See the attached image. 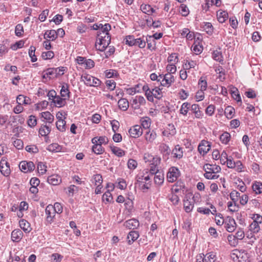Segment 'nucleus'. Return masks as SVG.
Listing matches in <instances>:
<instances>
[{
  "instance_id": "58",
  "label": "nucleus",
  "mask_w": 262,
  "mask_h": 262,
  "mask_svg": "<svg viewBox=\"0 0 262 262\" xmlns=\"http://www.w3.org/2000/svg\"><path fill=\"white\" fill-rule=\"evenodd\" d=\"M47 166L43 164V163L40 162L37 164V170L40 174H43L47 171Z\"/></svg>"
},
{
  "instance_id": "32",
  "label": "nucleus",
  "mask_w": 262,
  "mask_h": 262,
  "mask_svg": "<svg viewBox=\"0 0 262 262\" xmlns=\"http://www.w3.org/2000/svg\"><path fill=\"white\" fill-rule=\"evenodd\" d=\"M159 149L161 152L163 154L164 157H167L168 158V156L171 153V151L169 147L166 144H162L159 146Z\"/></svg>"
},
{
  "instance_id": "30",
  "label": "nucleus",
  "mask_w": 262,
  "mask_h": 262,
  "mask_svg": "<svg viewBox=\"0 0 262 262\" xmlns=\"http://www.w3.org/2000/svg\"><path fill=\"white\" fill-rule=\"evenodd\" d=\"M110 148L112 152L118 157H122L125 154V151L120 147L111 146Z\"/></svg>"
},
{
  "instance_id": "10",
  "label": "nucleus",
  "mask_w": 262,
  "mask_h": 262,
  "mask_svg": "<svg viewBox=\"0 0 262 262\" xmlns=\"http://www.w3.org/2000/svg\"><path fill=\"white\" fill-rule=\"evenodd\" d=\"M128 132L130 137L136 138L142 135L143 129L140 125H136L131 127Z\"/></svg>"
},
{
  "instance_id": "18",
  "label": "nucleus",
  "mask_w": 262,
  "mask_h": 262,
  "mask_svg": "<svg viewBox=\"0 0 262 262\" xmlns=\"http://www.w3.org/2000/svg\"><path fill=\"white\" fill-rule=\"evenodd\" d=\"M154 182L156 185H161L163 184L164 180V175L163 171H157L154 173Z\"/></svg>"
},
{
  "instance_id": "63",
  "label": "nucleus",
  "mask_w": 262,
  "mask_h": 262,
  "mask_svg": "<svg viewBox=\"0 0 262 262\" xmlns=\"http://www.w3.org/2000/svg\"><path fill=\"white\" fill-rule=\"evenodd\" d=\"M215 255L212 252H210L204 255V258L205 262H214L215 261Z\"/></svg>"
},
{
  "instance_id": "31",
  "label": "nucleus",
  "mask_w": 262,
  "mask_h": 262,
  "mask_svg": "<svg viewBox=\"0 0 262 262\" xmlns=\"http://www.w3.org/2000/svg\"><path fill=\"white\" fill-rule=\"evenodd\" d=\"M141 11L148 15H151L155 12V10L149 5L142 4L140 6Z\"/></svg>"
},
{
  "instance_id": "21",
  "label": "nucleus",
  "mask_w": 262,
  "mask_h": 262,
  "mask_svg": "<svg viewBox=\"0 0 262 262\" xmlns=\"http://www.w3.org/2000/svg\"><path fill=\"white\" fill-rule=\"evenodd\" d=\"M48 182L53 185L59 184L61 182V179L58 175H52L49 176L47 179Z\"/></svg>"
},
{
  "instance_id": "53",
  "label": "nucleus",
  "mask_w": 262,
  "mask_h": 262,
  "mask_svg": "<svg viewBox=\"0 0 262 262\" xmlns=\"http://www.w3.org/2000/svg\"><path fill=\"white\" fill-rule=\"evenodd\" d=\"M134 46H138L140 48H144L146 46V41L144 37L136 38V42Z\"/></svg>"
},
{
  "instance_id": "1",
  "label": "nucleus",
  "mask_w": 262,
  "mask_h": 262,
  "mask_svg": "<svg viewBox=\"0 0 262 262\" xmlns=\"http://www.w3.org/2000/svg\"><path fill=\"white\" fill-rule=\"evenodd\" d=\"M111 35H102V33L98 34L97 39L95 43L97 50L103 52L111 43Z\"/></svg>"
},
{
  "instance_id": "44",
  "label": "nucleus",
  "mask_w": 262,
  "mask_h": 262,
  "mask_svg": "<svg viewBox=\"0 0 262 262\" xmlns=\"http://www.w3.org/2000/svg\"><path fill=\"white\" fill-rule=\"evenodd\" d=\"M111 29V26L109 24H105L103 26H101V29L98 32V34L102 33V35H110L109 31Z\"/></svg>"
},
{
  "instance_id": "40",
  "label": "nucleus",
  "mask_w": 262,
  "mask_h": 262,
  "mask_svg": "<svg viewBox=\"0 0 262 262\" xmlns=\"http://www.w3.org/2000/svg\"><path fill=\"white\" fill-rule=\"evenodd\" d=\"M41 116L49 123H52L54 121V116L48 111L41 113Z\"/></svg>"
},
{
  "instance_id": "8",
  "label": "nucleus",
  "mask_w": 262,
  "mask_h": 262,
  "mask_svg": "<svg viewBox=\"0 0 262 262\" xmlns=\"http://www.w3.org/2000/svg\"><path fill=\"white\" fill-rule=\"evenodd\" d=\"M211 148V143L208 141H201L198 146V151L201 155L204 156L207 154Z\"/></svg>"
},
{
  "instance_id": "20",
  "label": "nucleus",
  "mask_w": 262,
  "mask_h": 262,
  "mask_svg": "<svg viewBox=\"0 0 262 262\" xmlns=\"http://www.w3.org/2000/svg\"><path fill=\"white\" fill-rule=\"evenodd\" d=\"M252 189L256 194H259L262 193V182L255 181L252 185Z\"/></svg>"
},
{
  "instance_id": "4",
  "label": "nucleus",
  "mask_w": 262,
  "mask_h": 262,
  "mask_svg": "<svg viewBox=\"0 0 262 262\" xmlns=\"http://www.w3.org/2000/svg\"><path fill=\"white\" fill-rule=\"evenodd\" d=\"M66 69L67 68L63 67H60L57 68H48L46 70V74L47 76H52L54 77H57L63 75Z\"/></svg>"
},
{
  "instance_id": "51",
  "label": "nucleus",
  "mask_w": 262,
  "mask_h": 262,
  "mask_svg": "<svg viewBox=\"0 0 262 262\" xmlns=\"http://www.w3.org/2000/svg\"><path fill=\"white\" fill-rule=\"evenodd\" d=\"M240 193L236 190H233L230 193V198L233 202L235 205L236 204L238 200L239 197H240Z\"/></svg>"
},
{
  "instance_id": "59",
  "label": "nucleus",
  "mask_w": 262,
  "mask_h": 262,
  "mask_svg": "<svg viewBox=\"0 0 262 262\" xmlns=\"http://www.w3.org/2000/svg\"><path fill=\"white\" fill-rule=\"evenodd\" d=\"M105 77L107 78L117 77L119 75L115 70H106L105 73Z\"/></svg>"
},
{
  "instance_id": "11",
  "label": "nucleus",
  "mask_w": 262,
  "mask_h": 262,
  "mask_svg": "<svg viewBox=\"0 0 262 262\" xmlns=\"http://www.w3.org/2000/svg\"><path fill=\"white\" fill-rule=\"evenodd\" d=\"M190 111L194 115V118L196 119H201L204 116L203 113L200 110V107L198 104H191Z\"/></svg>"
},
{
  "instance_id": "50",
  "label": "nucleus",
  "mask_w": 262,
  "mask_h": 262,
  "mask_svg": "<svg viewBox=\"0 0 262 262\" xmlns=\"http://www.w3.org/2000/svg\"><path fill=\"white\" fill-rule=\"evenodd\" d=\"M235 113L234 108L231 106H228L225 108V114L228 118H232Z\"/></svg>"
},
{
  "instance_id": "35",
  "label": "nucleus",
  "mask_w": 262,
  "mask_h": 262,
  "mask_svg": "<svg viewBox=\"0 0 262 262\" xmlns=\"http://www.w3.org/2000/svg\"><path fill=\"white\" fill-rule=\"evenodd\" d=\"M157 137V134L154 130L148 131L145 134V140L150 143L152 142Z\"/></svg>"
},
{
  "instance_id": "34",
  "label": "nucleus",
  "mask_w": 262,
  "mask_h": 262,
  "mask_svg": "<svg viewBox=\"0 0 262 262\" xmlns=\"http://www.w3.org/2000/svg\"><path fill=\"white\" fill-rule=\"evenodd\" d=\"M70 91L69 90V86L67 84L62 85L60 90L61 97L66 98L67 100L70 98Z\"/></svg>"
},
{
  "instance_id": "64",
  "label": "nucleus",
  "mask_w": 262,
  "mask_h": 262,
  "mask_svg": "<svg viewBox=\"0 0 262 262\" xmlns=\"http://www.w3.org/2000/svg\"><path fill=\"white\" fill-rule=\"evenodd\" d=\"M180 12L183 16H187L189 13L188 7L185 5H181L180 8Z\"/></svg>"
},
{
  "instance_id": "37",
  "label": "nucleus",
  "mask_w": 262,
  "mask_h": 262,
  "mask_svg": "<svg viewBox=\"0 0 262 262\" xmlns=\"http://www.w3.org/2000/svg\"><path fill=\"white\" fill-rule=\"evenodd\" d=\"M212 58L214 60L219 62L223 61V57L220 49L213 51L212 52Z\"/></svg>"
},
{
  "instance_id": "22",
  "label": "nucleus",
  "mask_w": 262,
  "mask_h": 262,
  "mask_svg": "<svg viewBox=\"0 0 262 262\" xmlns=\"http://www.w3.org/2000/svg\"><path fill=\"white\" fill-rule=\"evenodd\" d=\"M124 225L128 228L131 229H136L139 226V221L135 219H132L126 221Z\"/></svg>"
},
{
  "instance_id": "57",
  "label": "nucleus",
  "mask_w": 262,
  "mask_h": 262,
  "mask_svg": "<svg viewBox=\"0 0 262 262\" xmlns=\"http://www.w3.org/2000/svg\"><path fill=\"white\" fill-rule=\"evenodd\" d=\"M231 95L235 100H236L238 103L239 102L241 104H242V99L237 89H235L234 91H232Z\"/></svg>"
},
{
  "instance_id": "49",
  "label": "nucleus",
  "mask_w": 262,
  "mask_h": 262,
  "mask_svg": "<svg viewBox=\"0 0 262 262\" xmlns=\"http://www.w3.org/2000/svg\"><path fill=\"white\" fill-rule=\"evenodd\" d=\"M141 125L144 128H148L151 124V119L148 117H143L141 119Z\"/></svg>"
},
{
  "instance_id": "33",
  "label": "nucleus",
  "mask_w": 262,
  "mask_h": 262,
  "mask_svg": "<svg viewBox=\"0 0 262 262\" xmlns=\"http://www.w3.org/2000/svg\"><path fill=\"white\" fill-rule=\"evenodd\" d=\"M184 208L186 212H190L192 211L194 207L193 202L189 201L188 199L184 200Z\"/></svg>"
},
{
  "instance_id": "61",
  "label": "nucleus",
  "mask_w": 262,
  "mask_h": 262,
  "mask_svg": "<svg viewBox=\"0 0 262 262\" xmlns=\"http://www.w3.org/2000/svg\"><path fill=\"white\" fill-rule=\"evenodd\" d=\"M178 57L176 53H172L167 58V61L168 62L176 64L178 62Z\"/></svg>"
},
{
  "instance_id": "45",
  "label": "nucleus",
  "mask_w": 262,
  "mask_h": 262,
  "mask_svg": "<svg viewBox=\"0 0 262 262\" xmlns=\"http://www.w3.org/2000/svg\"><path fill=\"white\" fill-rule=\"evenodd\" d=\"M66 122L62 119H59L56 122V127L57 129L60 132H64L66 130Z\"/></svg>"
},
{
  "instance_id": "60",
  "label": "nucleus",
  "mask_w": 262,
  "mask_h": 262,
  "mask_svg": "<svg viewBox=\"0 0 262 262\" xmlns=\"http://www.w3.org/2000/svg\"><path fill=\"white\" fill-rule=\"evenodd\" d=\"M136 42V38L133 35H128L126 37L125 43L129 46H134Z\"/></svg>"
},
{
  "instance_id": "42",
  "label": "nucleus",
  "mask_w": 262,
  "mask_h": 262,
  "mask_svg": "<svg viewBox=\"0 0 262 262\" xmlns=\"http://www.w3.org/2000/svg\"><path fill=\"white\" fill-rule=\"evenodd\" d=\"M51 132V128L47 125H42L39 129V134L41 136H47Z\"/></svg>"
},
{
  "instance_id": "13",
  "label": "nucleus",
  "mask_w": 262,
  "mask_h": 262,
  "mask_svg": "<svg viewBox=\"0 0 262 262\" xmlns=\"http://www.w3.org/2000/svg\"><path fill=\"white\" fill-rule=\"evenodd\" d=\"M45 212L47 215L46 221L51 224L56 214L52 205H49L46 207Z\"/></svg>"
},
{
  "instance_id": "28",
  "label": "nucleus",
  "mask_w": 262,
  "mask_h": 262,
  "mask_svg": "<svg viewBox=\"0 0 262 262\" xmlns=\"http://www.w3.org/2000/svg\"><path fill=\"white\" fill-rule=\"evenodd\" d=\"M228 17V14L225 11H219L217 12V18L220 23H224Z\"/></svg>"
},
{
  "instance_id": "38",
  "label": "nucleus",
  "mask_w": 262,
  "mask_h": 262,
  "mask_svg": "<svg viewBox=\"0 0 262 262\" xmlns=\"http://www.w3.org/2000/svg\"><path fill=\"white\" fill-rule=\"evenodd\" d=\"M202 28L209 35H211L213 32V27L211 23H204L202 25Z\"/></svg>"
},
{
  "instance_id": "54",
  "label": "nucleus",
  "mask_w": 262,
  "mask_h": 262,
  "mask_svg": "<svg viewBox=\"0 0 262 262\" xmlns=\"http://www.w3.org/2000/svg\"><path fill=\"white\" fill-rule=\"evenodd\" d=\"M92 181L95 185H101L103 182L102 177L100 174H94L92 178Z\"/></svg>"
},
{
  "instance_id": "48",
  "label": "nucleus",
  "mask_w": 262,
  "mask_h": 262,
  "mask_svg": "<svg viewBox=\"0 0 262 262\" xmlns=\"http://www.w3.org/2000/svg\"><path fill=\"white\" fill-rule=\"evenodd\" d=\"M198 85L200 91H205L207 89V82L204 77H201L199 80Z\"/></svg>"
},
{
  "instance_id": "43",
  "label": "nucleus",
  "mask_w": 262,
  "mask_h": 262,
  "mask_svg": "<svg viewBox=\"0 0 262 262\" xmlns=\"http://www.w3.org/2000/svg\"><path fill=\"white\" fill-rule=\"evenodd\" d=\"M259 224L252 222L249 226V230L253 233H257L260 230Z\"/></svg>"
},
{
  "instance_id": "47",
  "label": "nucleus",
  "mask_w": 262,
  "mask_h": 262,
  "mask_svg": "<svg viewBox=\"0 0 262 262\" xmlns=\"http://www.w3.org/2000/svg\"><path fill=\"white\" fill-rule=\"evenodd\" d=\"M142 89H143V90L145 93V96H146L147 100L150 102H153L154 99L151 97V96H150V94L151 90L149 88L148 85H147V84L144 85L143 86Z\"/></svg>"
},
{
  "instance_id": "25",
  "label": "nucleus",
  "mask_w": 262,
  "mask_h": 262,
  "mask_svg": "<svg viewBox=\"0 0 262 262\" xmlns=\"http://www.w3.org/2000/svg\"><path fill=\"white\" fill-rule=\"evenodd\" d=\"M150 94L153 98L155 97L158 99H160L163 96L162 89L157 86L151 89Z\"/></svg>"
},
{
  "instance_id": "3",
  "label": "nucleus",
  "mask_w": 262,
  "mask_h": 262,
  "mask_svg": "<svg viewBox=\"0 0 262 262\" xmlns=\"http://www.w3.org/2000/svg\"><path fill=\"white\" fill-rule=\"evenodd\" d=\"M180 176L179 169L174 166L171 167L167 173V181L170 183L175 182Z\"/></svg>"
},
{
  "instance_id": "7",
  "label": "nucleus",
  "mask_w": 262,
  "mask_h": 262,
  "mask_svg": "<svg viewBox=\"0 0 262 262\" xmlns=\"http://www.w3.org/2000/svg\"><path fill=\"white\" fill-rule=\"evenodd\" d=\"M224 225L226 230L229 232H233L236 228V223L231 216H228L225 218Z\"/></svg>"
},
{
  "instance_id": "14",
  "label": "nucleus",
  "mask_w": 262,
  "mask_h": 262,
  "mask_svg": "<svg viewBox=\"0 0 262 262\" xmlns=\"http://www.w3.org/2000/svg\"><path fill=\"white\" fill-rule=\"evenodd\" d=\"M204 170H207L208 171H210L214 174H216L221 171V168L220 166L217 165L216 164H206L203 166Z\"/></svg>"
},
{
  "instance_id": "12",
  "label": "nucleus",
  "mask_w": 262,
  "mask_h": 262,
  "mask_svg": "<svg viewBox=\"0 0 262 262\" xmlns=\"http://www.w3.org/2000/svg\"><path fill=\"white\" fill-rule=\"evenodd\" d=\"M183 148L178 144L171 150V155L174 159H181L183 157Z\"/></svg>"
},
{
  "instance_id": "46",
  "label": "nucleus",
  "mask_w": 262,
  "mask_h": 262,
  "mask_svg": "<svg viewBox=\"0 0 262 262\" xmlns=\"http://www.w3.org/2000/svg\"><path fill=\"white\" fill-rule=\"evenodd\" d=\"M36 48L33 46H31L29 49V55L31 58V61L32 62H34L37 61V58L35 55Z\"/></svg>"
},
{
  "instance_id": "19",
  "label": "nucleus",
  "mask_w": 262,
  "mask_h": 262,
  "mask_svg": "<svg viewBox=\"0 0 262 262\" xmlns=\"http://www.w3.org/2000/svg\"><path fill=\"white\" fill-rule=\"evenodd\" d=\"M19 224L21 229L26 233H29L32 230L30 224L25 219L20 220Z\"/></svg>"
},
{
  "instance_id": "29",
  "label": "nucleus",
  "mask_w": 262,
  "mask_h": 262,
  "mask_svg": "<svg viewBox=\"0 0 262 262\" xmlns=\"http://www.w3.org/2000/svg\"><path fill=\"white\" fill-rule=\"evenodd\" d=\"M118 106L123 111L127 110L129 107V102L125 98H121L118 102Z\"/></svg>"
},
{
  "instance_id": "26",
  "label": "nucleus",
  "mask_w": 262,
  "mask_h": 262,
  "mask_svg": "<svg viewBox=\"0 0 262 262\" xmlns=\"http://www.w3.org/2000/svg\"><path fill=\"white\" fill-rule=\"evenodd\" d=\"M139 236V234L138 231L133 230L129 232L127 235L128 239V243L129 245L133 243Z\"/></svg>"
},
{
  "instance_id": "9",
  "label": "nucleus",
  "mask_w": 262,
  "mask_h": 262,
  "mask_svg": "<svg viewBox=\"0 0 262 262\" xmlns=\"http://www.w3.org/2000/svg\"><path fill=\"white\" fill-rule=\"evenodd\" d=\"M0 171L5 177H8L10 174L9 164L5 160L2 159L0 162Z\"/></svg>"
},
{
  "instance_id": "23",
  "label": "nucleus",
  "mask_w": 262,
  "mask_h": 262,
  "mask_svg": "<svg viewBox=\"0 0 262 262\" xmlns=\"http://www.w3.org/2000/svg\"><path fill=\"white\" fill-rule=\"evenodd\" d=\"M108 142V139L105 136L95 137L92 139V143L100 144L101 146L102 144H107Z\"/></svg>"
},
{
  "instance_id": "15",
  "label": "nucleus",
  "mask_w": 262,
  "mask_h": 262,
  "mask_svg": "<svg viewBox=\"0 0 262 262\" xmlns=\"http://www.w3.org/2000/svg\"><path fill=\"white\" fill-rule=\"evenodd\" d=\"M67 100V99L66 98H63L58 95H57L56 97H55V99H53L51 102L52 103H53L56 107H61L64 106L66 104Z\"/></svg>"
},
{
  "instance_id": "62",
  "label": "nucleus",
  "mask_w": 262,
  "mask_h": 262,
  "mask_svg": "<svg viewBox=\"0 0 262 262\" xmlns=\"http://www.w3.org/2000/svg\"><path fill=\"white\" fill-rule=\"evenodd\" d=\"M37 124L36 118L35 116L31 115L28 120V124L31 127H34Z\"/></svg>"
},
{
  "instance_id": "27",
  "label": "nucleus",
  "mask_w": 262,
  "mask_h": 262,
  "mask_svg": "<svg viewBox=\"0 0 262 262\" xmlns=\"http://www.w3.org/2000/svg\"><path fill=\"white\" fill-rule=\"evenodd\" d=\"M62 146L58 143H54L48 145L47 149L50 152H60L62 150Z\"/></svg>"
},
{
  "instance_id": "55",
  "label": "nucleus",
  "mask_w": 262,
  "mask_h": 262,
  "mask_svg": "<svg viewBox=\"0 0 262 262\" xmlns=\"http://www.w3.org/2000/svg\"><path fill=\"white\" fill-rule=\"evenodd\" d=\"M54 56V53L52 51H48L47 52H43L41 54V57L44 60L51 59Z\"/></svg>"
},
{
  "instance_id": "5",
  "label": "nucleus",
  "mask_w": 262,
  "mask_h": 262,
  "mask_svg": "<svg viewBox=\"0 0 262 262\" xmlns=\"http://www.w3.org/2000/svg\"><path fill=\"white\" fill-rule=\"evenodd\" d=\"M161 77L160 81L161 86L169 88L174 82V77L170 74H161Z\"/></svg>"
},
{
  "instance_id": "17",
  "label": "nucleus",
  "mask_w": 262,
  "mask_h": 262,
  "mask_svg": "<svg viewBox=\"0 0 262 262\" xmlns=\"http://www.w3.org/2000/svg\"><path fill=\"white\" fill-rule=\"evenodd\" d=\"M23 236V233L19 229L14 230L11 233V239L14 242H19Z\"/></svg>"
},
{
  "instance_id": "36",
  "label": "nucleus",
  "mask_w": 262,
  "mask_h": 262,
  "mask_svg": "<svg viewBox=\"0 0 262 262\" xmlns=\"http://www.w3.org/2000/svg\"><path fill=\"white\" fill-rule=\"evenodd\" d=\"M146 43H147V48L150 50H153L156 49V41L152 39L151 36L146 37Z\"/></svg>"
},
{
  "instance_id": "2",
  "label": "nucleus",
  "mask_w": 262,
  "mask_h": 262,
  "mask_svg": "<svg viewBox=\"0 0 262 262\" xmlns=\"http://www.w3.org/2000/svg\"><path fill=\"white\" fill-rule=\"evenodd\" d=\"M81 78L84 83L90 86H98L100 85L101 81L98 78L90 75L82 76Z\"/></svg>"
},
{
  "instance_id": "16",
  "label": "nucleus",
  "mask_w": 262,
  "mask_h": 262,
  "mask_svg": "<svg viewBox=\"0 0 262 262\" xmlns=\"http://www.w3.org/2000/svg\"><path fill=\"white\" fill-rule=\"evenodd\" d=\"M145 162H149V164L155 161V164H160L161 162L160 158L158 157H155L149 154H145L143 158Z\"/></svg>"
},
{
  "instance_id": "6",
  "label": "nucleus",
  "mask_w": 262,
  "mask_h": 262,
  "mask_svg": "<svg viewBox=\"0 0 262 262\" xmlns=\"http://www.w3.org/2000/svg\"><path fill=\"white\" fill-rule=\"evenodd\" d=\"M20 170L25 173L31 172L34 170L35 165L32 161H23L19 165Z\"/></svg>"
},
{
  "instance_id": "24",
  "label": "nucleus",
  "mask_w": 262,
  "mask_h": 262,
  "mask_svg": "<svg viewBox=\"0 0 262 262\" xmlns=\"http://www.w3.org/2000/svg\"><path fill=\"white\" fill-rule=\"evenodd\" d=\"M191 104L186 102L182 103L179 110L180 114L184 116H186L189 111L190 110Z\"/></svg>"
},
{
  "instance_id": "56",
  "label": "nucleus",
  "mask_w": 262,
  "mask_h": 262,
  "mask_svg": "<svg viewBox=\"0 0 262 262\" xmlns=\"http://www.w3.org/2000/svg\"><path fill=\"white\" fill-rule=\"evenodd\" d=\"M227 239L229 244L232 247H235L238 244V241L234 235L230 234L228 236Z\"/></svg>"
},
{
  "instance_id": "52",
  "label": "nucleus",
  "mask_w": 262,
  "mask_h": 262,
  "mask_svg": "<svg viewBox=\"0 0 262 262\" xmlns=\"http://www.w3.org/2000/svg\"><path fill=\"white\" fill-rule=\"evenodd\" d=\"M46 36L47 38H51L52 41L55 40L57 38V33L54 30L47 31L45 33V38Z\"/></svg>"
},
{
  "instance_id": "39",
  "label": "nucleus",
  "mask_w": 262,
  "mask_h": 262,
  "mask_svg": "<svg viewBox=\"0 0 262 262\" xmlns=\"http://www.w3.org/2000/svg\"><path fill=\"white\" fill-rule=\"evenodd\" d=\"M92 151L96 155H101L104 152V148L100 144L93 143Z\"/></svg>"
},
{
  "instance_id": "41",
  "label": "nucleus",
  "mask_w": 262,
  "mask_h": 262,
  "mask_svg": "<svg viewBox=\"0 0 262 262\" xmlns=\"http://www.w3.org/2000/svg\"><path fill=\"white\" fill-rule=\"evenodd\" d=\"M231 135L228 132L223 133L220 137L221 142L224 144H227L230 141Z\"/></svg>"
}]
</instances>
